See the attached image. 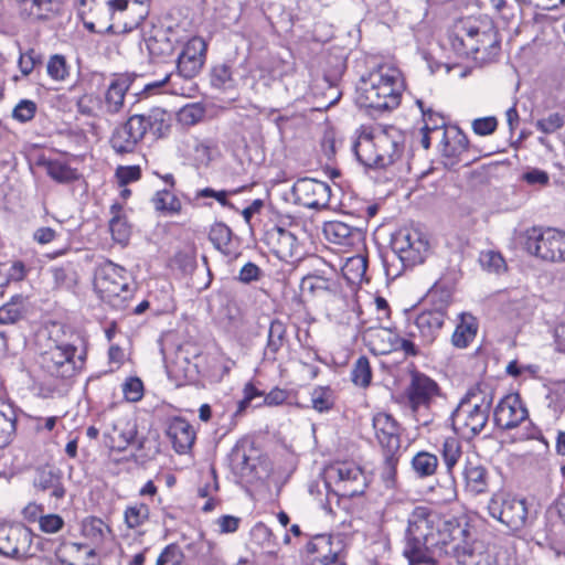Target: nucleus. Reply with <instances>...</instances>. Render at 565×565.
I'll return each instance as SVG.
<instances>
[{
	"label": "nucleus",
	"instance_id": "a211bd4d",
	"mask_svg": "<svg viewBox=\"0 0 565 565\" xmlns=\"http://www.w3.org/2000/svg\"><path fill=\"white\" fill-rule=\"evenodd\" d=\"M374 435L383 452H399L401 449V425L388 413H376L372 418Z\"/></svg>",
	"mask_w": 565,
	"mask_h": 565
},
{
	"label": "nucleus",
	"instance_id": "4d7b16f0",
	"mask_svg": "<svg viewBox=\"0 0 565 565\" xmlns=\"http://www.w3.org/2000/svg\"><path fill=\"white\" fill-rule=\"evenodd\" d=\"M230 461L234 472L242 477L249 475L253 470L249 457L243 448H234L230 455Z\"/></svg>",
	"mask_w": 565,
	"mask_h": 565
},
{
	"label": "nucleus",
	"instance_id": "774afa93",
	"mask_svg": "<svg viewBox=\"0 0 565 565\" xmlns=\"http://www.w3.org/2000/svg\"><path fill=\"white\" fill-rule=\"evenodd\" d=\"M36 113V104L30 99H22L13 108L12 117L20 122L32 120Z\"/></svg>",
	"mask_w": 565,
	"mask_h": 565
},
{
	"label": "nucleus",
	"instance_id": "c9c22d12",
	"mask_svg": "<svg viewBox=\"0 0 565 565\" xmlns=\"http://www.w3.org/2000/svg\"><path fill=\"white\" fill-rule=\"evenodd\" d=\"M145 126V135L149 131L156 138L164 137L171 128V116L162 108H153L148 114L139 115Z\"/></svg>",
	"mask_w": 565,
	"mask_h": 565
},
{
	"label": "nucleus",
	"instance_id": "4be33fe9",
	"mask_svg": "<svg viewBox=\"0 0 565 565\" xmlns=\"http://www.w3.org/2000/svg\"><path fill=\"white\" fill-rule=\"evenodd\" d=\"M109 438L110 447L118 451H124L131 445H137L138 450L143 447V440L138 439L137 420L129 415L121 416L115 420Z\"/></svg>",
	"mask_w": 565,
	"mask_h": 565
},
{
	"label": "nucleus",
	"instance_id": "58836bf2",
	"mask_svg": "<svg viewBox=\"0 0 565 565\" xmlns=\"http://www.w3.org/2000/svg\"><path fill=\"white\" fill-rule=\"evenodd\" d=\"M111 218L109 221V230L115 242L126 245L130 238L131 226L127 217L122 214V206L114 203L110 206Z\"/></svg>",
	"mask_w": 565,
	"mask_h": 565
},
{
	"label": "nucleus",
	"instance_id": "ea45409f",
	"mask_svg": "<svg viewBox=\"0 0 565 565\" xmlns=\"http://www.w3.org/2000/svg\"><path fill=\"white\" fill-rule=\"evenodd\" d=\"M438 466V457L426 450L416 452L411 460L412 470L419 479L433 477L437 472Z\"/></svg>",
	"mask_w": 565,
	"mask_h": 565
},
{
	"label": "nucleus",
	"instance_id": "7c9ffc66",
	"mask_svg": "<svg viewBox=\"0 0 565 565\" xmlns=\"http://www.w3.org/2000/svg\"><path fill=\"white\" fill-rule=\"evenodd\" d=\"M479 324L477 319L467 312L459 316V322L451 335V343L457 349H466L475 340Z\"/></svg>",
	"mask_w": 565,
	"mask_h": 565
},
{
	"label": "nucleus",
	"instance_id": "6e6552de",
	"mask_svg": "<svg viewBox=\"0 0 565 565\" xmlns=\"http://www.w3.org/2000/svg\"><path fill=\"white\" fill-rule=\"evenodd\" d=\"M440 395V386L435 380L420 372L412 373L405 396L407 405L419 425L427 426L431 423L429 409Z\"/></svg>",
	"mask_w": 565,
	"mask_h": 565
},
{
	"label": "nucleus",
	"instance_id": "bf43d9fd",
	"mask_svg": "<svg viewBox=\"0 0 565 565\" xmlns=\"http://www.w3.org/2000/svg\"><path fill=\"white\" fill-rule=\"evenodd\" d=\"M479 262L483 269L492 273H501L507 268V264L502 255L494 250L482 252L479 256Z\"/></svg>",
	"mask_w": 565,
	"mask_h": 565
},
{
	"label": "nucleus",
	"instance_id": "c756f323",
	"mask_svg": "<svg viewBox=\"0 0 565 565\" xmlns=\"http://www.w3.org/2000/svg\"><path fill=\"white\" fill-rule=\"evenodd\" d=\"M38 166L43 167L47 175L57 183H72L79 180L81 174L77 169L58 159H47L42 157L38 160Z\"/></svg>",
	"mask_w": 565,
	"mask_h": 565
},
{
	"label": "nucleus",
	"instance_id": "052dcab7",
	"mask_svg": "<svg viewBox=\"0 0 565 565\" xmlns=\"http://www.w3.org/2000/svg\"><path fill=\"white\" fill-rule=\"evenodd\" d=\"M211 83L214 87L226 89L233 85V74L226 64L216 65L211 73Z\"/></svg>",
	"mask_w": 565,
	"mask_h": 565
},
{
	"label": "nucleus",
	"instance_id": "39448f33",
	"mask_svg": "<svg viewBox=\"0 0 565 565\" xmlns=\"http://www.w3.org/2000/svg\"><path fill=\"white\" fill-rule=\"evenodd\" d=\"M446 319L440 310L423 308L414 311L407 319L405 338L397 339V349L407 356L423 354V349L430 347L439 338Z\"/></svg>",
	"mask_w": 565,
	"mask_h": 565
},
{
	"label": "nucleus",
	"instance_id": "393cba45",
	"mask_svg": "<svg viewBox=\"0 0 565 565\" xmlns=\"http://www.w3.org/2000/svg\"><path fill=\"white\" fill-rule=\"evenodd\" d=\"M310 565H345L339 559L338 553L332 551L331 537L317 535L306 546Z\"/></svg>",
	"mask_w": 565,
	"mask_h": 565
},
{
	"label": "nucleus",
	"instance_id": "37998d69",
	"mask_svg": "<svg viewBox=\"0 0 565 565\" xmlns=\"http://www.w3.org/2000/svg\"><path fill=\"white\" fill-rule=\"evenodd\" d=\"M25 312V298L22 295H15L10 301L0 307V323L13 324L21 320Z\"/></svg>",
	"mask_w": 565,
	"mask_h": 565
},
{
	"label": "nucleus",
	"instance_id": "79ce46f5",
	"mask_svg": "<svg viewBox=\"0 0 565 565\" xmlns=\"http://www.w3.org/2000/svg\"><path fill=\"white\" fill-rule=\"evenodd\" d=\"M439 452L446 467L447 473L454 478L455 467L462 456L461 441L454 436L447 437L444 439Z\"/></svg>",
	"mask_w": 565,
	"mask_h": 565
},
{
	"label": "nucleus",
	"instance_id": "7ed1b4c3",
	"mask_svg": "<svg viewBox=\"0 0 565 565\" xmlns=\"http://www.w3.org/2000/svg\"><path fill=\"white\" fill-rule=\"evenodd\" d=\"M452 49L461 56H473L482 53L480 58H490L500 50V38L492 23L481 22L471 18L458 20L449 35Z\"/></svg>",
	"mask_w": 565,
	"mask_h": 565
},
{
	"label": "nucleus",
	"instance_id": "f03ea898",
	"mask_svg": "<svg viewBox=\"0 0 565 565\" xmlns=\"http://www.w3.org/2000/svg\"><path fill=\"white\" fill-rule=\"evenodd\" d=\"M403 79L401 72L381 65L361 77L356 87V104L375 111L392 110L401 104Z\"/></svg>",
	"mask_w": 565,
	"mask_h": 565
},
{
	"label": "nucleus",
	"instance_id": "e433bc0d",
	"mask_svg": "<svg viewBox=\"0 0 565 565\" xmlns=\"http://www.w3.org/2000/svg\"><path fill=\"white\" fill-rule=\"evenodd\" d=\"M82 552H84L87 559L96 556L95 550L85 543L62 540L56 548V558L64 565H77L75 561L81 558Z\"/></svg>",
	"mask_w": 565,
	"mask_h": 565
},
{
	"label": "nucleus",
	"instance_id": "ddd939ff",
	"mask_svg": "<svg viewBox=\"0 0 565 565\" xmlns=\"http://www.w3.org/2000/svg\"><path fill=\"white\" fill-rule=\"evenodd\" d=\"M145 126L139 115L130 116L111 132L109 145L117 156L136 153L145 138Z\"/></svg>",
	"mask_w": 565,
	"mask_h": 565
},
{
	"label": "nucleus",
	"instance_id": "473e14b6",
	"mask_svg": "<svg viewBox=\"0 0 565 565\" xmlns=\"http://www.w3.org/2000/svg\"><path fill=\"white\" fill-rule=\"evenodd\" d=\"M354 152L358 160L367 168H380V156L376 147V134H363L354 145Z\"/></svg>",
	"mask_w": 565,
	"mask_h": 565
},
{
	"label": "nucleus",
	"instance_id": "a18cd8bd",
	"mask_svg": "<svg viewBox=\"0 0 565 565\" xmlns=\"http://www.w3.org/2000/svg\"><path fill=\"white\" fill-rule=\"evenodd\" d=\"M50 271L56 289L72 290L77 285L78 275L71 264L52 267Z\"/></svg>",
	"mask_w": 565,
	"mask_h": 565
},
{
	"label": "nucleus",
	"instance_id": "4468645a",
	"mask_svg": "<svg viewBox=\"0 0 565 565\" xmlns=\"http://www.w3.org/2000/svg\"><path fill=\"white\" fill-rule=\"evenodd\" d=\"M34 532L24 525L0 527V554L11 558L34 556Z\"/></svg>",
	"mask_w": 565,
	"mask_h": 565
},
{
	"label": "nucleus",
	"instance_id": "2f4dec72",
	"mask_svg": "<svg viewBox=\"0 0 565 565\" xmlns=\"http://www.w3.org/2000/svg\"><path fill=\"white\" fill-rule=\"evenodd\" d=\"M300 288L302 292H308L311 296H319L324 292L337 294L340 289V284L334 276L326 277L316 271L302 278Z\"/></svg>",
	"mask_w": 565,
	"mask_h": 565
},
{
	"label": "nucleus",
	"instance_id": "338daca9",
	"mask_svg": "<svg viewBox=\"0 0 565 565\" xmlns=\"http://www.w3.org/2000/svg\"><path fill=\"white\" fill-rule=\"evenodd\" d=\"M122 393L128 402H139L143 396V383L139 377H128L122 384Z\"/></svg>",
	"mask_w": 565,
	"mask_h": 565
},
{
	"label": "nucleus",
	"instance_id": "f257e3e1",
	"mask_svg": "<svg viewBox=\"0 0 565 565\" xmlns=\"http://www.w3.org/2000/svg\"><path fill=\"white\" fill-rule=\"evenodd\" d=\"M468 534V523L443 519L428 507H416L408 518L403 555L411 565L434 564L456 551L455 543Z\"/></svg>",
	"mask_w": 565,
	"mask_h": 565
},
{
	"label": "nucleus",
	"instance_id": "69168bd1",
	"mask_svg": "<svg viewBox=\"0 0 565 565\" xmlns=\"http://www.w3.org/2000/svg\"><path fill=\"white\" fill-rule=\"evenodd\" d=\"M565 124L564 116L559 113L550 114L547 117L539 119L535 122L537 130L545 135L553 134L559 130Z\"/></svg>",
	"mask_w": 565,
	"mask_h": 565
},
{
	"label": "nucleus",
	"instance_id": "864d4df0",
	"mask_svg": "<svg viewBox=\"0 0 565 565\" xmlns=\"http://www.w3.org/2000/svg\"><path fill=\"white\" fill-rule=\"evenodd\" d=\"M427 299L433 306L429 308L430 310H440L447 318V309L452 302V294L450 289L436 286L428 292Z\"/></svg>",
	"mask_w": 565,
	"mask_h": 565
},
{
	"label": "nucleus",
	"instance_id": "3c124183",
	"mask_svg": "<svg viewBox=\"0 0 565 565\" xmlns=\"http://www.w3.org/2000/svg\"><path fill=\"white\" fill-rule=\"evenodd\" d=\"M352 382L360 387H369L372 381V369L366 356H360L353 364L351 371Z\"/></svg>",
	"mask_w": 565,
	"mask_h": 565
},
{
	"label": "nucleus",
	"instance_id": "8fccbe9b",
	"mask_svg": "<svg viewBox=\"0 0 565 565\" xmlns=\"http://www.w3.org/2000/svg\"><path fill=\"white\" fill-rule=\"evenodd\" d=\"M310 401L315 411L329 412L334 406V392L329 386H317L310 394Z\"/></svg>",
	"mask_w": 565,
	"mask_h": 565
},
{
	"label": "nucleus",
	"instance_id": "2eb2a0df",
	"mask_svg": "<svg viewBox=\"0 0 565 565\" xmlns=\"http://www.w3.org/2000/svg\"><path fill=\"white\" fill-rule=\"evenodd\" d=\"M291 194L296 204L319 210L329 205L331 188L326 182L301 178L292 185Z\"/></svg>",
	"mask_w": 565,
	"mask_h": 565
},
{
	"label": "nucleus",
	"instance_id": "a878e982",
	"mask_svg": "<svg viewBox=\"0 0 565 565\" xmlns=\"http://www.w3.org/2000/svg\"><path fill=\"white\" fill-rule=\"evenodd\" d=\"M166 433L178 454L188 452L195 441V431L192 425L182 417L171 418Z\"/></svg>",
	"mask_w": 565,
	"mask_h": 565
},
{
	"label": "nucleus",
	"instance_id": "f3484780",
	"mask_svg": "<svg viewBox=\"0 0 565 565\" xmlns=\"http://www.w3.org/2000/svg\"><path fill=\"white\" fill-rule=\"evenodd\" d=\"M529 418V412L520 395L508 394L497 405L493 419L498 427L510 430Z\"/></svg>",
	"mask_w": 565,
	"mask_h": 565
},
{
	"label": "nucleus",
	"instance_id": "680f3d73",
	"mask_svg": "<svg viewBox=\"0 0 565 565\" xmlns=\"http://www.w3.org/2000/svg\"><path fill=\"white\" fill-rule=\"evenodd\" d=\"M26 425L28 427L33 430L36 434L42 433H51L58 420L57 416H49V417H41V416H33V415H25Z\"/></svg>",
	"mask_w": 565,
	"mask_h": 565
},
{
	"label": "nucleus",
	"instance_id": "5fc2aeb1",
	"mask_svg": "<svg viewBox=\"0 0 565 565\" xmlns=\"http://www.w3.org/2000/svg\"><path fill=\"white\" fill-rule=\"evenodd\" d=\"M418 104L420 108H423V103L418 102ZM422 111L425 122L424 126L422 127V130H425L426 132L430 131L433 132V136L443 138V132L448 131V129H445L446 122L444 117H441L438 114H435L431 110L425 111L424 109H422Z\"/></svg>",
	"mask_w": 565,
	"mask_h": 565
},
{
	"label": "nucleus",
	"instance_id": "0e129e2a",
	"mask_svg": "<svg viewBox=\"0 0 565 565\" xmlns=\"http://www.w3.org/2000/svg\"><path fill=\"white\" fill-rule=\"evenodd\" d=\"M174 265L183 273L191 274L196 268V255L194 249L179 250L173 257Z\"/></svg>",
	"mask_w": 565,
	"mask_h": 565
},
{
	"label": "nucleus",
	"instance_id": "412c9836",
	"mask_svg": "<svg viewBox=\"0 0 565 565\" xmlns=\"http://www.w3.org/2000/svg\"><path fill=\"white\" fill-rule=\"evenodd\" d=\"M376 147L380 156V168H386L399 160L405 150V138L402 132L391 127L376 132Z\"/></svg>",
	"mask_w": 565,
	"mask_h": 565
},
{
	"label": "nucleus",
	"instance_id": "72a5a7b5",
	"mask_svg": "<svg viewBox=\"0 0 565 565\" xmlns=\"http://www.w3.org/2000/svg\"><path fill=\"white\" fill-rule=\"evenodd\" d=\"M174 43L175 40L171 38V31L167 29H157L152 35L146 39L149 54L162 60L173 54Z\"/></svg>",
	"mask_w": 565,
	"mask_h": 565
},
{
	"label": "nucleus",
	"instance_id": "423d86ee",
	"mask_svg": "<svg viewBox=\"0 0 565 565\" xmlns=\"http://www.w3.org/2000/svg\"><path fill=\"white\" fill-rule=\"evenodd\" d=\"M95 288L111 306L125 309L136 290L131 275L124 267L106 260L95 275Z\"/></svg>",
	"mask_w": 565,
	"mask_h": 565
},
{
	"label": "nucleus",
	"instance_id": "aec40b11",
	"mask_svg": "<svg viewBox=\"0 0 565 565\" xmlns=\"http://www.w3.org/2000/svg\"><path fill=\"white\" fill-rule=\"evenodd\" d=\"M205 50V42L201 38H192L189 40L178 56V77L186 79L193 78L204 64Z\"/></svg>",
	"mask_w": 565,
	"mask_h": 565
},
{
	"label": "nucleus",
	"instance_id": "b1692460",
	"mask_svg": "<svg viewBox=\"0 0 565 565\" xmlns=\"http://www.w3.org/2000/svg\"><path fill=\"white\" fill-rule=\"evenodd\" d=\"M20 15L30 21H47L61 9L60 0H15Z\"/></svg>",
	"mask_w": 565,
	"mask_h": 565
},
{
	"label": "nucleus",
	"instance_id": "9d476101",
	"mask_svg": "<svg viewBox=\"0 0 565 565\" xmlns=\"http://www.w3.org/2000/svg\"><path fill=\"white\" fill-rule=\"evenodd\" d=\"M393 255L404 268L424 263L429 254L428 235L418 227L404 226L396 231L391 241Z\"/></svg>",
	"mask_w": 565,
	"mask_h": 565
},
{
	"label": "nucleus",
	"instance_id": "49530a36",
	"mask_svg": "<svg viewBox=\"0 0 565 565\" xmlns=\"http://www.w3.org/2000/svg\"><path fill=\"white\" fill-rule=\"evenodd\" d=\"M367 270V257L355 255L347 259L343 266V275L351 282H361Z\"/></svg>",
	"mask_w": 565,
	"mask_h": 565
},
{
	"label": "nucleus",
	"instance_id": "cd10ccee",
	"mask_svg": "<svg viewBox=\"0 0 565 565\" xmlns=\"http://www.w3.org/2000/svg\"><path fill=\"white\" fill-rule=\"evenodd\" d=\"M288 343L287 324L280 319L270 321L267 342L264 349V360L276 362L278 352Z\"/></svg>",
	"mask_w": 565,
	"mask_h": 565
},
{
	"label": "nucleus",
	"instance_id": "13d9d810",
	"mask_svg": "<svg viewBox=\"0 0 565 565\" xmlns=\"http://www.w3.org/2000/svg\"><path fill=\"white\" fill-rule=\"evenodd\" d=\"M184 553L177 543L167 545L159 554L156 565H182Z\"/></svg>",
	"mask_w": 565,
	"mask_h": 565
},
{
	"label": "nucleus",
	"instance_id": "0eeeda50",
	"mask_svg": "<svg viewBox=\"0 0 565 565\" xmlns=\"http://www.w3.org/2000/svg\"><path fill=\"white\" fill-rule=\"evenodd\" d=\"M79 341V335L70 332L68 340L54 339V344L49 348L41 355L42 369L53 377L56 379H71L75 375L76 370L82 366L83 359L78 355L79 365L75 360L77 352L76 343Z\"/></svg>",
	"mask_w": 565,
	"mask_h": 565
},
{
	"label": "nucleus",
	"instance_id": "6e6d98bb",
	"mask_svg": "<svg viewBox=\"0 0 565 565\" xmlns=\"http://www.w3.org/2000/svg\"><path fill=\"white\" fill-rule=\"evenodd\" d=\"M46 72L53 81H64L68 76V66L65 56L61 54L50 56L46 64Z\"/></svg>",
	"mask_w": 565,
	"mask_h": 565
},
{
	"label": "nucleus",
	"instance_id": "c03bdc74",
	"mask_svg": "<svg viewBox=\"0 0 565 565\" xmlns=\"http://www.w3.org/2000/svg\"><path fill=\"white\" fill-rule=\"evenodd\" d=\"M127 89L126 79H115L110 83L105 95V105L108 113L116 114L121 109Z\"/></svg>",
	"mask_w": 565,
	"mask_h": 565
},
{
	"label": "nucleus",
	"instance_id": "dca6fc26",
	"mask_svg": "<svg viewBox=\"0 0 565 565\" xmlns=\"http://www.w3.org/2000/svg\"><path fill=\"white\" fill-rule=\"evenodd\" d=\"M461 478L463 491L469 497L475 498L489 492L491 475L478 457L465 459Z\"/></svg>",
	"mask_w": 565,
	"mask_h": 565
},
{
	"label": "nucleus",
	"instance_id": "9b49d317",
	"mask_svg": "<svg viewBox=\"0 0 565 565\" xmlns=\"http://www.w3.org/2000/svg\"><path fill=\"white\" fill-rule=\"evenodd\" d=\"M327 484L339 498L362 495L367 487L364 471L354 462L343 461L332 465L327 470Z\"/></svg>",
	"mask_w": 565,
	"mask_h": 565
},
{
	"label": "nucleus",
	"instance_id": "5701e85b",
	"mask_svg": "<svg viewBox=\"0 0 565 565\" xmlns=\"http://www.w3.org/2000/svg\"><path fill=\"white\" fill-rule=\"evenodd\" d=\"M440 140L443 163L451 169L463 160V154L468 151V138L459 128L451 127L443 132Z\"/></svg>",
	"mask_w": 565,
	"mask_h": 565
},
{
	"label": "nucleus",
	"instance_id": "de8ad7c7",
	"mask_svg": "<svg viewBox=\"0 0 565 565\" xmlns=\"http://www.w3.org/2000/svg\"><path fill=\"white\" fill-rule=\"evenodd\" d=\"M152 202L157 211L166 214H178L182 209L181 201L170 190L158 191Z\"/></svg>",
	"mask_w": 565,
	"mask_h": 565
},
{
	"label": "nucleus",
	"instance_id": "6ab92c4d",
	"mask_svg": "<svg viewBox=\"0 0 565 565\" xmlns=\"http://www.w3.org/2000/svg\"><path fill=\"white\" fill-rule=\"evenodd\" d=\"M271 252L282 262L295 263L302 257V246L295 234L282 227H274L267 233Z\"/></svg>",
	"mask_w": 565,
	"mask_h": 565
},
{
	"label": "nucleus",
	"instance_id": "e2e57ef3",
	"mask_svg": "<svg viewBox=\"0 0 565 565\" xmlns=\"http://www.w3.org/2000/svg\"><path fill=\"white\" fill-rule=\"evenodd\" d=\"M38 527L40 532L44 534H56L65 527V521L60 514L45 513L38 524Z\"/></svg>",
	"mask_w": 565,
	"mask_h": 565
},
{
	"label": "nucleus",
	"instance_id": "1a4fd4ad",
	"mask_svg": "<svg viewBox=\"0 0 565 565\" xmlns=\"http://www.w3.org/2000/svg\"><path fill=\"white\" fill-rule=\"evenodd\" d=\"M524 248L536 258L565 263V231L533 226L524 232Z\"/></svg>",
	"mask_w": 565,
	"mask_h": 565
},
{
	"label": "nucleus",
	"instance_id": "09e8293b",
	"mask_svg": "<svg viewBox=\"0 0 565 565\" xmlns=\"http://www.w3.org/2000/svg\"><path fill=\"white\" fill-rule=\"evenodd\" d=\"M150 515V509L145 503H134L128 505L124 512L125 524L128 529L135 530L142 526Z\"/></svg>",
	"mask_w": 565,
	"mask_h": 565
},
{
	"label": "nucleus",
	"instance_id": "bb28decb",
	"mask_svg": "<svg viewBox=\"0 0 565 565\" xmlns=\"http://www.w3.org/2000/svg\"><path fill=\"white\" fill-rule=\"evenodd\" d=\"M470 531L465 539L456 541L455 550L448 557L455 559L457 565H495L491 555L484 551H478L473 544L468 542Z\"/></svg>",
	"mask_w": 565,
	"mask_h": 565
},
{
	"label": "nucleus",
	"instance_id": "f704fd0d",
	"mask_svg": "<svg viewBox=\"0 0 565 565\" xmlns=\"http://www.w3.org/2000/svg\"><path fill=\"white\" fill-rule=\"evenodd\" d=\"M18 412L11 403L0 399V448L13 440L17 433Z\"/></svg>",
	"mask_w": 565,
	"mask_h": 565
},
{
	"label": "nucleus",
	"instance_id": "a19ab883",
	"mask_svg": "<svg viewBox=\"0 0 565 565\" xmlns=\"http://www.w3.org/2000/svg\"><path fill=\"white\" fill-rule=\"evenodd\" d=\"M209 239L213 246L226 256H236L233 249L232 231L224 223H215L209 232Z\"/></svg>",
	"mask_w": 565,
	"mask_h": 565
},
{
	"label": "nucleus",
	"instance_id": "20e7f679",
	"mask_svg": "<svg viewBox=\"0 0 565 565\" xmlns=\"http://www.w3.org/2000/svg\"><path fill=\"white\" fill-rule=\"evenodd\" d=\"M492 402L493 393L488 386L471 387L451 414L455 430L467 439L479 435L487 426Z\"/></svg>",
	"mask_w": 565,
	"mask_h": 565
},
{
	"label": "nucleus",
	"instance_id": "603ef678",
	"mask_svg": "<svg viewBox=\"0 0 565 565\" xmlns=\"http://www.w3.org/2000/svg\"><path fill=\"white\" fill-rule=\"evenodd\" d=\"M384 460L382 465L381 477L385 482V486L388 488H393L396 483L397 476V466L399 462L401 454L399 452H383Z\"/></svg>",
	"mask_w": 565,
	"mask_h": 565
},
{
	"label": "nucleus",
	"instance_id": "c85d7f7f",
	"mask_svg": "<svg viewBox=\"0 0 565 565\" xmlns=\"http://www.w3.org/2000/svg\"><path fill=\"white\" fill-rule=\"evenodd\" d=\"M322 232L327 241L340 246H351L354 243V238L361 236L358 228L341 221L326 222Z\"/></svg>",
	"mask_w": 565,
	"mask_h": 565
},
{
	"label": "nucleus",
	"instance_id": "4c0bfd02",
	"mask_svg": "<svg viewBox=\"0 0 565 565\" xmlns=\"http://www.w3.org/2000/svg\"><path fill=\"white\" fill-rule=\"evenodd\" d=\"M34 486L42 491L51 490V495L56 499H62L65 495V489L62 483V475L60 470H39L34 479Z\"/></svg>",
	"mask_w": 565,
	"mask_h": 565
},
{
	"label": "nucleus",
	"instance_id": "f8f14e48",
	"mask_svg": "<svg viewBox=\"0 0 565 565\" xmlns=\"http://www.w3.org/2000/svg\"><path fill=\"white\" fill-rule=\"evenodd\" d=\"M487 509L491 518L512 531H519L526 524L529 511L524 499L495 492L490 498Z\"/></svg>",
	"mask_w": 565,
	"mask_h": 565
}]
</instances>
